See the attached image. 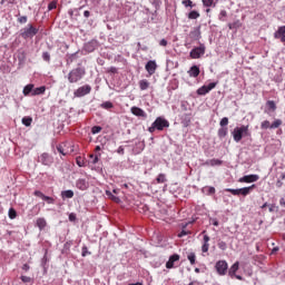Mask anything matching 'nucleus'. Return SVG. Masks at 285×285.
<instances>
[{
    "label": "nucleus",
    "mask_w": 285,
    "mask_h": 285,
    "mask_svg": "<svg viewBox=\"0 0 285 285\" xmlns=\"http://www.w3.org/2000/svg\"><path fill=\"white\" fill-rule=\"evenodd\" d=\"M284 186V183L282 180L276 181V188H282Z\"/></svg>",
    "instance_id": "nucleus-60"
},
{
    "label": "nucleus",
    "mask_w": 285,
    "mask_h": 285,
    "mask_svg": "<svg viewBox=\"0 0 285 285\" xmlns=\"http://www.w3.org/2000/svg\"><path fill=\"white\" fill-rule=\"evenodd\" d=\"M186 235H190V232H187V230L183 229V230L178 234V237H186Z\"/></svg>",
    "instance_id": "nucleus-55"
},
{
    "label": "nucleus",
    "mask_w": 285,
    "mask_h": 285,
    "mask_svg": "<svg viewBox=\"0 0 285 285\" xmlns=\"http://www.w3.org/2000/svg\"><path fill=\"white\" fill-rule=\"evenodd\" d=\"M36 224H37V226H38V228H39L40 230H43V228H46V226H47L48 223H46V218H38V219L36 220Z\"/></svg>",
    "instance_id": "nucleus-26"
},
{
    "label": "nucleus",
    "mask_w": 285,
    "mask_h": 285,
    "mask_svg": "<svg viewBox=\"0 0 285 285\" xmlns=\"http://www.w3.org/2000/svg\"><path fill=\"white\" fill-rule=\"evenodd\" d=\"M88 181L83 178H79L77 181H76V187L79 189V190H88Z\"/></svg>",
    "instance_id": "nucleus-19"
},
{
    "label": "nucleus",
    "mask_w": 285,
    "mask_h": 285,
    "mask_svg": "<svg viewBox=\"0 0 285 285\" xmlns=\"http://www.w3.org/2000/svg\"><path fill=\"white\" fill-rule=\"evenodd\" d=\"M90 158L92 159L91 164H98L99 163V156L90 155Z\"/></svg>",
    "instance_id": "nucleus-52"
},
{
    "label": "nucleus",
    "mask_w": 285,
    "mask_h": 285,
    "mask_svg": "<svg viewBox=\"0 0 285 285\" xmlns=\"http://www.w3.org/2000/svg\"><path fill=\"white\" fill-rule=\"evenodd\" d=\"M249 126H240V127H236L232 135H233V139L234 141H236V144H239V141H242V139H244V137H248L250 135V132L248 131Z\"/></svg>",
    "instance_id": "nucleus-1"
},
{
    "label": "nucleus",
    "mask_w": 285,
    "mask_h": 285,
    "mask_svg": "<svg viewBox=\"0 0 285 285\" xmlns=\"http://www.w3.org/2000/svg\"><path fill=\"white\" fill-rule=\"evenodd\" d=\"M48 10H57V0H53L48 4Z\"/></svg>",
    "instance_id": "nucleus-46"
},
{
    "label": "nucleus",
    "mask_w": 285,
    "mask_h": 285,
    "mask_svg": "<svg viewBox=\"0 0 285 285\" xmlns=\"http://www.w3.org/2000/svg\"><path fill=\"white\" fill-rule=\"evenodd\" d=\"M216 273L224 276L228 273V263L226 261H218L215 265Z\"/></svg>",
    "instance_id": "nucleus-6"
},
{
    "label": "nucleus",
    "mask_w": 285,
    "mask_h": 285,
    "mask_svg": "<svg viewBox=\"0 0 285 285\" xmlns=\"http://www.w3.org/2000/svg\"><path fill=\"white\" fill-rule=\"evenodd\" d=\"M76 164H77V166H79V168H83V167H86V159H83V157H81V156H78L76 158Z\"/></svg>",
    "instance_id": "nucleus-30"
},
{
    "label": "nucleus",
    "mask_w": 285,
    "mask_h": 285,
    "mask_svg": "<svg viewBox=\"0 0 285 285\" xmlns=\"http://www.w3.org/2000/svg\"><path fill=\"white\" fill-rule=\"evenodd\" d=\"M187 259L191 266H195L197 262V255H195V253L191 252L187 255Z\"/></svg>",
    "instance_id": "nucleus-28"
},
{
    "label": "nucleus",
    "mask_w": 285,
    "mask_h": 285,
    "mask_svg": "<svg viewBox=\"0 0 285 285\" xmlns=\"http://www.w3.org/2000/svg\"><path fill=\"white\" fill-rule=\"evenodd\" d=\"M19 23H28V17L22 16L18 19Z\"/></svg>",
    "instance_id": "nucleus-54"
},
{
    "label": "nucleus",
    "mask_w": 285,
    "mask_h": 285,
    "mask_svg": "<svg viewBox=\"0 0 285 285\" xmlns=\"http://www.w3.org/2000/svg\"><path fill=\"white\" fill-rule=\"evenodd\" d=\"M62 199H72L75 197V191L72 189L61 191Z\"/></svg>",
    "instance_id": "nucleus-21"
},
{
    "label": "nucleus",
    "mask_w": 285,
    "mask_h": 285,
    "mask_svg": "<svg viewBox=\"0 0 285 285\" xmlns=\"http://www.w3.org/2000/svg\"><path fill=\"white\" fill-rule=\"evenodd\" d=\"M35 197H39L40 199H43V197L46 196L43 193H41L40 190H36L33 193Z\"/></svg>",
    "instance_id": "nucleus-51"
},
{
    "label": "nucleus",
    "mask_w": 285,
    "mask_h": 285,
    "mask_svg": "<svg viewBox=\"0 0 285 285\" xmlns=\"http://www.w3.org/2000/svg\"><path fill=\"white\" fill-rule=\"evenodd\" d=\"M83 75H86L85 69L76 68L69 72L68 80L70 83H77V81H81V79H83Z\"/></svg>",
    "instance_id": "nucleus-2"
},
{
    "label": "nucleus",
    "mask_w": 285,
    "mask_h": 285,
    "mask_svg": "<svg viewBox=\"0 0 285 285\" xmlns=\"http://www.w3.org/2000/svg\"><path fill=\"white\" fill-rule=\"evenodd\" d=\"M83 17H86V19H88V17H90V11L86 10V11L83 12Z\"/></svg>",
    "instance_id": "nucleus-64"
},
{
    "label": "nucleus",
    "mask_w": 285,
    "mask_h": 285,
    "mask_svg": "<svg viewBox=\"0 0 285 285\" xmlns=\"http://www.w3.org/2000/svg\"><path fill=\"white\" fill-rule=\"evenodd\" d=\"M218 248H219L220 250H226V249L228 248V245L226 244V242L219 240V242H218Z\"/></svg>",
    "instance_id": "nucleus-43"
},
{
    "label": "nucleus",
    "mask_w": 285,
    "mask_h": 285,
    "mask_svg": "<svg viewBox=\"0 0 285 285\" xmlns=\"http://www.w3.org/2000/svg\"><path fill=\"white\" fill-rule=\"evenodd\" d=\"M87 254H90L88 247H82V257H86Z\"/></svg>",
    "instance_id": "nucleus-58"
},
{
    "label": "nucleus",
    "mask_w": 285,
    "mask_h": 285,
    "mask_svg": "<svg viewBox=\"0 0 285 285\" xmlns=\"http://www.w3.org/2000/svg\"><path fill=\"white\" fill-rule=\"evenodd\" d=\"M188 37L191 39V41H199V39H202V27L191 29Z\"/></svg>",
    "instance_id": "nucleus-11"
},
{
    "label": "nucleus",
    "mask_w": 285,
    "mask_h": 285,
    "mask_svg": "<svg viewBox=\"0 0 285 285\" xmlns=\"http://www.w3.org/2000/svg\"><path fill=\"white\" fill-rule=\"evenodd\" d=\"M226 17H228V12L226 10H222L219 12L218 19L219 21H226Z\"/></svg>",
    "instance_id": "nucleus-38"
},
{
    "label": "nucleus",
    "mask_w": 285,
    "mask_h": 285,
    "mask_svg": "<svg viewBox=\"0 0 285 285\" xmlns=\"http://www.w3.org/2000/svg\"><path fill=\"white\" fill-rule=\"evenodd\" d=\"M20 279L21 282H23V284H30V282H32V278H30V276H21Z\"/></svg>",
    "instance_id": "nucleus-49"
},
{
    "label": "nucleus",
    "mask_w": 285,
    "mask_h": 285,
    "mask_svg": "<svg viewBox=\"0 0 285 285\" xmlns=\"http://www.w3.org/2000/svg\"><path fill=\"white\" fill-rule=\"evenodd\" d=\"M39 160L41 161V164L43 166H52V156H50V154H42L40 157H39Z\"/></svg>",
    "instance_id": "nucleus-14"
},
{
    "label": "nucleus",
    "mask_w": 285,
    "mask_h": 285,
    "mask_svg": "<svg viewBox=\"0 0 285 285\" xmlns=\"http://www.w3.org/2000/svg\"><path fill=\"white\" fill-rule=\"evenodd\" d=\"M216 87H217V82H210L208 86L204 85L203 87L197 89V95L199 96L208 95V92H210V90H213Z\"/></svg>",
    "instance_id": "nucleus-10"
},
{
    "label": "nucleus",
    "mask_w": 285,
    "mask_h": 285,
    "mask_svg": "<svg viewBox=\"0 0 285 285\" xmlns=\"http://www.w3.org/2000/svg\"><path fill=\"white\" fill-rule=\"evenodd\" d=\"M155 130H157V127H155V124L153 122V125L148 128V131L155 132Z\"/></svg>",
    "instance_id": "nucleus-57"
},
{
    "label": "nucleus",
    "mask_w": 285,
    "mask_h": 285,
    "mask_svg": "<svg viewBox=\"0 0 285 285\" xmlns=\"http://www.w3.org/2000/svg\"><path fill=\"white\" fill-rule=\"evenodd\" d=\"M271 121L268 120H264L262 124H261V128L262 130H268V128H271Z\"/></svg>",
    "instance_id": "nucleus-40"
},
{
    "label": "nucleus",
    "mask_w": 285,
    "mask_h": 285,
    "mask_svg": "<svg viewBox=\"0 0 285 285\" xmlns=\"http://www.w3.org/2000/svg\"><path fill=\"white\" fill-rule=\"evenodd\" d=\"M227 125H228V117H224V118L220 120L219 126H220L222 128H226L225 126H227Z\"/></svg>",
    "instance_id": "nucleus-48"
},
{
    "label": "nucleus",
    "mask_w": 285,
    "mask_h": 285,
    "mask_svg": "<svg viewBox=\"0 0 285 285\" xmlns=\"http://www.w3.org/2000/svg\"><path fill=\"white\" fill-rule=\"evenodd\" d=\"M175 262H179L178 254H174L169 257L168 262L166 263V268H175Z\"/></svg>",
    "instance_id": "nucleus-18"
},
{
    "label": "nucleus",
    "mask_w": 285,
    "mask_h": 285,
    "mask_svg": "<svg viewBox=\"0 0 285 285\" xmlns=\"http://www.w3.org/2000/svg\"><path fill=\"white\" fill-rule=\"evenodd\" d=\"M204 55H206V46L204 43H200L199 47H195L189 52L190 59H200Z\"/></svg>",
    "instance_id": "nucleus-4"
},
{
    "label": "nucleus",
    "mask_w": 285,
    "mask_h": 285,
    "mask_svg": "<svg viewBox=\"0 0 285 285\" xmlns=\"http://www.w3.org/2000/svg\"><path fill=\"white\" fill-rule=\"evenodd\" d=\"M227 26L229 30H239V28H242V21L235 20L234 22H229Z\"/></svg>",
    "instance_id": "nucleus-22"
},
{
    "label": "nucleus",
    "mask_w": 285,
    "mask_h": 285,
    "mask_svg": "<svg viewBox=\"0 0 285 285\" xmlns=\"http://www.w3.org/2000/svg\"><path fill=\"white\" fill-rule=\"evenodd\" d=\"M57 150H58V153H60V155H63V156L70 155V153H72V149H69L68 144H66V142L58 145Z\"/></svg>",
    "instance_id": "nucleus-16"
},
{
    "label": "nucleus",
    "mask_w": 285,
    "mask_h": 285,
    "mask_svg": "<svg viewBox=\"0 0 285 285\" xmlns=\"http://www.w3.org/2000/svg\"><path fill=\"white\" fill-rule=\"evenodd\" d=\"M39 33V29L35 28L32 24H28L26 28L21 29L20 36L22 39H32V37Z\"/></svg>",
    "instance_id": "nucleus-3"
},
{
    "label": "nucleus",
    "mask_w": 285,
    "mask_h": 285,
    "mask_svg": "<svg viewBox=\"0 0 285 285\" xmlns=\"http://www.w3.org/2000/svg\"><path fill=\"white\" fill-rule=\"evenodd\" d=\"M226 135H228V127H222L218 129V137L220 139H224V137H226Z\"/></svg>",
    "instance_id": "nucleus-29"
},
{
    "label": "nucleus",
    "mask_w": 285,
    "mask_h": 285,
    "mask_svg": "<svg viewBox=\"0 0 285 285\" xmlns=\"http://www.w3.org/2000/svg\"><path fill=\"white\" fill-rule=\"evenodd\" d=\"M205 8H215V0H202Z\"/></svg>",
    "instance_id": "nucleus-31"
},
{
    "label": "nucleus",
    "mask_w": 285,
    "mask_h": 285,
    "mask_svg": "<svg viewBox=\"0 0 285 285\" xmlns=\"http://www.w3.org/2000/svg\"><path fill=\"white\" fill-rule=\"evenodd\" d=\"M102 128L100 126H94L91 128V132L92 135H99V132H101Z\"/></svg>",
    "instance_id": "nucleus-45"
},
{
    "label": "nucleus",
    "mask_w": 285,
    "mask_h": 285,
    "mask_svg": "<svg viewBox=\"0 0 285 285\" xmlns=\"http://www.w3.org/2000/svg\"><path fill=\"white\" fill-rule=\"evenodd\" d=\"M274 39H279L281 43L285 46V26L278 27L274 32Z\"/></svg>",
    "instance_id": "nucleus-12"
},
{
    "label": "nucleus",
    "mask_w": 285,
    "mask_h": 285,
    "mask_svg": "<svg viewBox=\"0 0 285 285\" xmlns=\"http://www.w3.org/2000/svg\"><path fill=\"white\" fill-rule=\"evenodd\" d=\"M22 271H26V273H28V271H30V265L23 264L22 265Z\"/></svg>",
    "instance_id": "nucleus-59"
},
{
    "label": "nucleus",
    "mask_w": 285,
    "mask_h": 285,
    "mask_svg": "<svg viewBox=\"0 0 285 285\" xmlns=\"http://www.w3.org/2000/svg\"><path fill=\"white\" fill-rule=\"evenodd\" d=\"M210 236L204 235L203 237V245H202V253H208L210 250Z\"/></svg>",
    "instance_id": "nucleus-15"
},
{
    "label": "nucleus",
    "mask_w": 285,
    "mask_h": 285,
    "mask_svg": "<svg viewBox=\"0 0 285 285\" xmlns=\"http://www.w3.org/2000/svg\"><path fill=\"white\" fill-rule=\"evenodd\" d=\"M130 111L135 115V117H144V119L148 117V115H146V111H144V109L139 107H131Z\"/></svg>",
    "instance_id": "nucleus-17"
},
{
    "label": "nucleus",
    "mask_w": 285,
    "mask_h": 285,
    "mask_svg": "<svg viewBox=\"0 0 285 285\" xmlns=\"http://www.w3.org/2000/svg\"><path fill=\"white\" fill-rule=\"evenodd\" d=\"M226 193H230L232 195H243V197H246L247 195H250L252 190H255V185H252L249 187H243L240 189H225Z\"/></svg>",
    "instance_id": "nucleus-5"
},
{
    "label": "nucleus",
    "mask_w": 285,
    "mask_h": 285,
    "mask_svg": "<svg viewBox=\"0 0 285 285\" xmlns=\"http://www.w3.org/2000/svg\"><path fill=\"white\" fill-rule=\"evenodd\" d=\"M92 90V87L90 85H85L82 87H79L75 92V97H86V95H90Z\"/></svg>",
    "instance_id": "nucleus-8"
},
{
    "label": "nucleus",
    "mask_w": 285,
    "mask_h": 285,
    "mask_svg": "<svg viewBox=\"0 0 285 285\" xmlns=\"http://www.w3.org/2000/svg\"><path fill=\"white\" fill-rule=\"evenodd\" d=\"M200 14L194 10L188 13V19H199Z\"/></svg>",
    "instance_id": "nucleus-39"
},
{
    "label": "nucleus",
    "mask_w": 285,
    "mask_h": 285,
    "mask_svg": "<svg viewBox=\"0 0 285 285\" xmlns=\"http://www.w3.org/2000/svg\"><path fill=\"white\" fill-rule=\"evenodd\" d=\"M159 46H163V48H166V46H168V40L161 39L159 42Z\"/></svg>",
    "instance_id": "nucleus-56"
},
{
    "label": "nucleus",
    "mask_w": 285,
    "mask_h": 285,
    "mask_svg": "<svg viewBox=\"0 0 285 285\" xmlns=\"http://www.w3.org/2000/svg\"><path fill=\"white\" fill-rule=\"evenodd\" d=\"M154 127L156 128V130H164V128L170 127V122H168V120H166L165 118L158 117L154 121Z\"/></svg>",
    "instance_id": "nucleus-7"
},
{
    "label": "nucleus",
    "mask_w": 285,
    "mask_h": 285,
    "mask_svg": "<svg viewBox=\"0 0 285 285\" xmlns=\"http://www.w3.org/2000/svg\"><path fill=\"white\" fill-rule=\"evenodd\" d=\"M199 67H197V66H193L191 68H190V70L188 71V73H189V77H194V78H197V77H199Z\"/></svg>",
    "instance_id": "nucleus-24"
},
{
    "label": "nucleus",
    "mask_w": 285,
    "mask_h": 285,
    "mask_svg": "<svg viewBox=\"0 0 285 285\" xmlns=\"http://www.w3.org/2000/svg\"><path fill=\"white\" fill-rule=\"evenodd\" d=\"M145 70H147L148 75L151 77V75L157 72V62L155 60H149L145 66Z\"/></svg>",
    "instance_id": "nucleus-13"
},
{
    "label": "nucleus",
    "mask_w": 285,
    "mask_h": 285,
    "mask_svg": "<svg viewBox=\"0 0 285 285\" xmlns=\"http://www.w3.org/2000/svg\"><path fill=\"white\" fill-rule=\"evenodd\" d=\"M157 184H166V175L159 174L156 178Z\"/></svg>",
    "instance_id": "nucleus-37"
},
{
    "label": "nucleus",
    "mask_w": 285,
    "mask_h": 285,
    "mask_svg": "<svg viewBox=\"0 0 285 285\" xmlns=\"http://www.w3.org/2000/svg\"><path fill=\"white\" fill-rule=\"evenodd\" d=\"M282 119H276L275 121H273L272 124H271V129L272 130H275V128H279V126H282Z\"/></svg>",
    "instance_id": "nucleus-34"
},
{
    "label": "nucleus",
    "mask_w": 285,
    "mask_h": 285,
    "mask_svg": "<svg viewBox=\"0 0 285 285\" xmlns=\"http://www.w3.org/2000/svg\"><path fill=\"white\" fill-rule=\"evenodd\" d=\"M237 271H239V262H236V263H234V264L230 266V268H229V271H228L229 277H232V278L235 277Z\"/></svg>",
    "instance_id": "nucleus-20"
},
{
    "label": "nucleus",
    "mask_w": 285,
    "mask_h": 285,
    "mask_svg": "<svg viewBox=\"0 0 285 285\" xmlns=\"http://www.w3.org/2000/svg\"><path fill=\"white\" fill-rule=\"evenodd\" d=\"M213 161V164H215L216 166H222V160H219V159H214V160H212Z\"/></svg>",
    "instance_id": "nucleus-62"
},
{
    "label": "nucleus",
    "mask_w": 285,
    "mask_h": 285,
    "mask_svg": "<svg viewBox=\"0 0 285 285\" xmlns=\"http://www.w3.org/2000/svg\"><path fill=\"white\" fill-rule=\"evenodd\" d=\"M101 108H104L105 110H110V108H115V105H112V102L110 101H105L101 105Z\"/></svg>",
    "instance_id": "nucleus-35"
},
{
    "label": "nucleus",
    "mask_w": 285,
    "mask_h": 285,
    "mask_svg": "<svg viewBox=\"0 0 285 285\" xmlns=\"http://www.w3.org/2000/svg\"><path fill=\"white\" fill-rule=\"evenodd\" d=\"M9 218L17 219V210L14 208L9 209Z\"/></svg>",
    "instance_id": "nucleus-42"
},
{
    "label": "nucleus",
    "mask_w": 285,
    "mask_h": 285,
    "mask_svg": "<svg viewBox=\"0 0 285 285\" xmlns=\"http://www.w3.org/2000/svg\"><path fill=\"white\" fill-rule=\"evenodd\" d=\"M18 60L21 62L26 61V51L19 50L18 51Z\"/></svg>",
    "instance_id": "nucleus-36"
},
{
    "label": "nucleus",
    "mask_w": 285,
    "mask_h": 285,
    "mask_svg": "<svg viewBox=\"0 0 285 285\" xmlns=\"http://www.w3.org/2000/svg\"><path fill=\"white\" fill-rule=\"evenodd\" d=\"M42 59L47 63H50V52H48V51L42 52Z\"/></svg>",
    "instance_id": "nucleus-44"
},
{
    "label": "nucleus",
    "mask_w": 285,
    "mask_h": 285,
    "mask_svg": "<svg viewBox=\"0 0 285 285\" xmlns=\"http://www.w3.org/2000/svg\"><path fill=\"white\" fill-rule=\"evenodd\" d=\"M42 199H43V202H47V204H55V198H52V197L45 196Z\"/></svg>",
    "instance_id": "nucleus-50"
},
{
    "label": "nucleus",
    "mask_w": 285,
    "mask_h": 285,
    "mask_svg": "<svg viewBox=\"0 0 285 285\" xmlns=\"http://www.w3.org/2000/svg\"><path fill=\"white\" fill-rule=\"evenodd\" d=\"M238 181L240 184H254V181H259V175H247V176H243L238 179Z\"/></svg>",
    "instance_id": "nucleus-9"
},
{
    "label": "nucleus",
    "mask_w": 285,
    "mask_h": 285,
    "mask_svg": "<svg viewBox=\"0 0 285 285\" xmlns=\"http://www.w3.org/2000/svg\"><path fill=\"white\" fill-rule=\"evenodd\" d=\"M77 219V216L75 214L69 215V222H75Z\"/></svg>",
    "instance_id": "nucleus-61"
},
{
    "label": "nucleus",
    "mask_w": 285,
    "mask_h": 285,
    "mask_svg": "<svg viewBox=\"0 0 285 285\" xmlns=\"http://www.w3.org/2000/svg\"><path fill=\"white\" fill-rule=\"evenodd\" d=\"M33 89H35V85H32V83L27 85V86L23 88V91H22L23 95H24V97H28L29 95H32Z\"/></svg>",
    "instance_id": "nucleus-23"
},
{
    "label": "nucleus",
    "mask_w": 285,
    "mask_h": 285,
    "mask_svg": "<svg viewBox=\"0 0 285 285\" xmlns=\"http://www.w3.org/2000/svg\"><path fill=\"white\" fill-rule=\"evenodd\" d=\"M46 92V86L37 87L33 89L31 97H37L38 95H43Z\"/></svg>",
    "instance_id": "nucleus-25"
},
{
    "label": "nucleus",
    "mask_w": 285,
    "mask_h": 285,
    "mask_svg": "<svg viewBox=\"0 0 285 285\" xmlns=\"http://www.w3.org/2000/svg\"><path fill=\"white\" fill-rule=\"evenodd\" d=\"M139 88L140 90H148V88H150V82L146 79H142L139 81Z\"/></svg>",
    "instance_id": "nucleus-27"
},
{
    "label": "nucleus",
    "mask_w": 285,
    "mask_h": 285,
    "mask_svg": "<svg viewBox=\"0 0 285 285\" xmlns=\"http://www.w3.org/2000/svg\"><path fill=\"white\" fill-rule=\"evenodd\" d=\"M22 124H23V126H31L32 125V118H30V117H23L22 118Z\"/></svg>",
    "instance_id": "nucleus-41"
},
{
    "label": "nucleus",
    "mask_w": 285,
    "mask_h": 285,
    "mask_svg": "<svg viewBox=\"0 0 285 285\" xmlns=\"http://www.w3.org/2000/svg\"><path fill=\"white\" fill-rule=\"evenodd\" d=\"M106 195L107 197H109V199H111V202H116V204H119V197L112 195V191L106 190Z\"/></svg>",
    "instance_id": "nucleus-32"
},
{
    "label": "nucleus",
    "mask_w": 285,
    "mask_h": 285,
    "mask_svg": "<svg viewBox=\"0 0 285 285\" xmlns=\"http://www.w3.org/2000/svg\"><path fill=\"white\" fill-rule=\"evenodd\" d=\"M266 106L268 107L269 110H272L273 112H275V110H277V105H275V102L273 100H268L266 102Z\"/></svg>",
    "instance_id": "nucleus-33"
},
{
    "label": "nucleus",
    "mask_w": 285,
    "mask_h": 285,
    "mask_svg": "<svg viewBox=\"0 0 285 285\" xmlns=\"http://www.w3.org/2000/svg\"><path fill=\"white\" fill-rule=\"evenodd\" d=\"M117 153L118 155H124V147L122 146L118 147Z\"/></svg>",
    "instance_id": "nucleus-63"
},
{
    "label": "nucleus",
    "mask_w": 285,
    "mask_h": 285,
    "mask_svg": "<svg viewBox=\"0 0 285 285\" xmlns=\"http://www.w3.org/2000/svg\"><path fill=\"white\" fill-rule=\"evenodd\" d=\"M183 6H185V8H194L195 4H193L191 0H184Z\"/></svg>",
    "instance_id": "nucleus-47"
},
{
    "label": "nucleus",
    "mask_w": 285,
    "mask_h": 285,
    "mask_svg": "<svg viewBox=\"0 0 285 285\" xmlns=\"http://www.w3.org/2000/svg\"><path fill=\"white\" fill-rule=\"evenodd\" d=\"M216 189L215 187H207V195H215Z\"/></svg>",
    "instance_id": "nucleus-53"
}]
</instances>
